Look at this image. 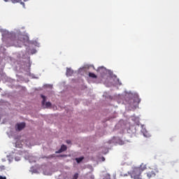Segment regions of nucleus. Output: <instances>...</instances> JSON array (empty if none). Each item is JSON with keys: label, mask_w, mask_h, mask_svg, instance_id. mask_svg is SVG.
Instances as JSON below:
<instances>
[{"label": "nucleus", "mask_w": 179, "mask_h": 179, "mask_svg": "<svg viewBox=\"0 0 179 179\" xmlns=\"http://www.w3.org/2000/svg\"><path fill=\"white\" fill-rule=\"evenodd\" d=\"M124 103L127 104L133 110H136L139 107L141 99L138 94H126L124 96Z\"/></svg>", "instance_id": "nucleus-1"}, {"label": "nucleus", "mask_w": 179, "mask_h": 179, "mask_svg": "<svg viewBox=\"0 0 179 179\" xmlns=\"http://www.w3.org/2000/svg\"><path fill=\"white\" fill-rule=\"evenodd\" d=\"M27 41H29V37L22 34L16 35L13 34L10 38L11 45H15V47H22V45H24Z\"/></svg>", "instance_id": "nucleus-2"}, {"label": "nucleus", "mask_w": 179, "mask_h": 179, "mask_svg": "<svg viewBox=\"0 0 179 179\" xmlns=\"http://www.w3.org/2000/svg\"><path fill=\"white\" fill-rule=\"evenodd\" d=\"M148 167L146 164L142 163L140 166L133 168L132 171L130 172V176L131 178L134 179H142V172L145 171Z\"/></svg>", "instance_id": "nucleus-3"}, {"label": "nucleus", "mask_w": 179, "mask_h": 179, "mask_svg": "<svg viewBox=\"0 0 179 179\" xmlns=\"http://www.w3.org/2000/svg\"><path fill=\"white\" fill-rule=\"evenodd\" d=\"M145 174L148 179L155 178L159 174V168L157 166L149 167Z\"/></svg>", "instance_id": "nucleus-4"}, {"label": "nucleus", "mask_w": 179, "mask_h": 179, "mask_svg": "<svg viewBox=\"0 0 179 179\" xmlns=\"http://www.w3.org/2000/svg\"><path fill=\"white\" fill-rule=\"evenodd\" d=\"M113 86H121L122 85L121 81H120V78H117V76L113 75Z\"/></svg>", "instance_id": "nucleus-5"}, {"label": "nucleus", "mask_w": 179, "mask_h": 179, "mask_svg": "<svg viewBox=\"0 0 179 179\" xmlns=\"http://www.w3.org/2000/svg\"><path fill=\"white\" fill-rule=\"evenodd\" d=\"M25 127H26V123L24 122L18 123L15 125V130L22 131Z\"/></svg>", "instance_id": "nucleus-6"}, {"label": "nucleus", "mask_w": 179, "mask_h": 179, "mask_svg": "<svg viewBox=\"0 0 179 179\" xmlns=\"http://www.w3.org/2000/svg\"><path fill=\"white\" fill-rule=\"evenodd\" d=\"M68 148L65 145H62L60 148V149L55 152V153H62V152H65Z\"/></svg>", "instance_id": "nucleus-7"}, {"label": "nucleus", "mask_w": 179, "mask_h": 179, "mask_svg": "<svg viewBox=\"0 0 179 179\" xmlns=\"http://www.w3.org/2000/svg\"><path fill=\"white\" fill-rule=\"evenodd\" d=\"M10 1L13 3H19V2H20V5H22L23 6V8H24V6H25L24 3L23 1H22V0H10Z\"/></svg>", "instance_id": "nucleus-8"}, {"label": "nucleus", "mask_w": 179, "mask_h": 179, "mask_svg": "<svg viewBox=\"0 0 179 179\" xmlns=\"http://www.w3.org/2000/svg\"><path fill=\"white\" fill-rule=\"evenodd\" d=\"M73 74V71L72 69H66V76H72Z\"/></svg>", "instance_id": "nucleus-9"}, {"label": "nucleus", "mask_w": 179, "mask_h": 179, "mask_svg": "<svg viewBox=\"0 0 179 179\" xmlns=\"http://www.w3.org/2000/svg\"><path fill=\"white\" fill-rule=\"evenodd\" d=\"M90 78H93L94 79H96L97 78V76L94 74V73H89Z\"/></svg>", "instance_id": "nucleus-10"}, {"label": "nucleus", "mask_w": 179, "mask_h": 179, "mask_svg": "<svg viewBox=\"0 0 179 179\" xmlns=\"http://www.w3.org/2000/svg\"><path fill=\"white\" fill-rule=\"evenodd\" d=\"M104 71H106V69L104 68V67H99V68H98V69H97V71L98 72H100V73H101V72H103L104 73Z\"/></svg>", "instance_id": "nucleus-11"}, {"label": "nucleus", "mask_w": 179, "mask_h": 179, "mask_svg": "<svg viewBox=\"0 0 179 179\" xmlns=\"http://www.w3.org/2000/svg\"><path fill=\"white\" fill-rule=\"evenodd\" d=\"M41 98L43 99L42 101V106H44V104H45V100H46V97L44 95H41Z\"/></svg>", "instance_id": "nucleus-12"}, {"label": "nucleus", "mask_w": 179, "mask_h": 179, "mask_svg": "<svg viewBox=\"0 0 179 179\" xmlns=\"http://www.w3.org/2000/svg\"><path fill=\"white\" fill-rule=\"evenodd\" d=\"M84 157H80L79 158H76V160L77 162V163H80V162H82V160H83Z\"/></svg>", "instance_id": "nucleus-13"}, {"label": "nucleus", "mask_w": 179, "mask_h": 179, "mask_svg": "<svg viewBox=\"0 0 179 179\" xmlns=\"http://www.w3.org/2000/svg\"><path fill=\"white\" fill-rule=\"evenodd\" d=\"M52 104H51V102H46L45 103V108H48L50 107H51Z\"/></svg>", "instance_id": "nucleus-14"}, {"label": "nucleus", "mask_w": 179, "mask_h": 179, "mask_svg": "<svg viewBox=\"0 0 179 179\" xmlns=\"http://www.w3.org/2000/svg\"><path fill=\"white\" fill-rule=\"evenodd\" d=\"M79 178V173H75L73 176L72 179H78Z\"/></svg>", "instance_id": "nucleus-15"}, {"label": "nucleus", "mask_w": 179, "mask_h": 179, "mask_svg": "<svg viewBox=\"0 0 179 179\" xmlns=\"http://www.w3.org/2000/svg\"><path fill=\"white\" fill-rule=\"evenodd\" d=\"M6 168L5 167V166L2 165L0 166V171H3V170H6Z\"/></svg>", "instance_id": "nucleus-16"}, {"label": "nucleus", "mask_w": 179, "mask_h": 179, "mask_svg": "<svg viewBox=\"0 0 179 179\" xmlns=\"http://www.w3.org/2000/svg\"><path fill=\"white\" fill-rule=\"evenodd\" d=\"M117 143H118L119 145H124V141H120V139H117Z\"/></svg>", "instance_id": "nucleus-17"}, {"label": "nucleus", "mask_w": 179, "mask_h": 179, "mask_svg": "<svg viewBox=\"0 0 179 179\" xmlns=\"http://www.w3.org/2000/svg\"><path fill=\"white\" fill-rule=\"evenodd\" d=\"M58 157H66V155H60Z\"/></svg>", "instance_id": "nucleus-18"}, {"label": "nucleus", "mask_w": 179, "mask_h": 179, "mask_svg": "<svg viewBox=\"0 0 179 179\" xmlns=\"http://www.w3.org/2000/svg\"><path fill=\"white\" fill-rule=\"evenodd\" d=\"M0 179H6V176H0Z\"/></svg>", "instance_id": "nucleus-19"}, {"label": "nucleus", "mask_w": 179, "mask_h": 179, "mask_svg": "<svg viewBox=\"0 0 179 179\" xmlns=\"http://www.w3.org/2000/svg\"><path fill=\"white\" fill-rule=\"evenodd\" d=\"M104 179H110V176H106L104 177Z\"/></svg>", "instance_id": "nucleus-20"}, {"label": "nucleus", "mask_w": 179, "mask_h": 179, "mask_svg": "<svg viewBox=\"0 0 179 179\" xmlns=\"http://www.w3.org/2000/svg\"><path fill=\"white\" fill-rule=\"evenodd\" d=\"M15 160H16V162H19V160H20V158L15 157Z\"/></svg>", "instance_id": "nucleus-21"}, {"label": "nucleus", "mask_w": 179, "mask_h": 179, "mask_svg": "<svg viewBox=\"0 0 179 179\" xmlns=\"http://www.w3.org/2000/svg\"><path fill=\"white\" fill-rule=\"evenodd\" d=\"M66 143H68V144L71 143V141L70 140H67L66 141Z\"/></svg>", "instance_id": "nucleus-22"}, {"label": "nucleus", "mask_w": 179, "mask_h": 179, "mask_svg": "<svg viewBox=\"0 0 179 179\" xmlns=\"http://www.w3.org/2000/svg\"><path fill=\"white\" fill-rule=\"evenodd\" d=\"M104 160H106V159L104 157H102V162H104Z\"/></svg>", "instance_id": "nucleus-23"}, {"label": "nucleus", "mask_w": 179, "mask_h": 179, "mask_svg": "<svg viewBox=\"0 0 179 179\" xmlns=\"http://www.w3.org/2000/svg\"><path fill=\"white\" fill-rule=\"evenodd\" d=\"M4 2H8L9 0H3Z\"/></svg>", "instance_id": "nucleus-24"}, {"label": "nucleus", "mask_w": 179, "mask_h": 179, "mask_svg": "<svg viewBox=\"0 0 179 179\" xmlns=\"http://www.w3.org/2000/svg\"><path fill=\"white\" fill-rule=\"evenodd\" d=\"M27 1H29V0H24V2H27Z\"/></svg>", "instance_id": "nucleus-25"}, {"label": "nucleus", "mask_w": 179, "mask_h": 179, "mask_svg": "<svg viewBox=\"0 0 179 179\" xmlns=\"http://www.w3.org/2000/svg\"><path fill=\"white\" fill-rule=\"evenodd\" d=\"M50 157H54V155H50Z\"/></svg>", "instance_id": "nucleus-26"}, {"label": "nucleus", "mask_w": 179, "mask_h": 179, "mask_svg": "<svg viewBox=\"0 0 179 179\" xmlns=\"http://www.w3.org/2000/svg\"><path fill=\"white\" fill-rule=\"evenodd\" d=\"M113 141H115V137H113Z\"/></svg>", "instance_id": "nucleus-27"}, {"label": "nucleus", "mask_w": 179, "mask_h": 179, "mask_svg": "<svg viewBox=\"0 0 179 179\" xmlns=\"http://www.w3.org/2000/svg\"><path fill=\"white\" fill-rule=\"evenodd\" d=\"M3 37H5V35H4V34H3Z\"/></svg>", "instance_id": "nucleus-28"}, {"label": "nucleus", "mask_w": 179, "mask_h": 179, "mask_svg": "<svg viewBox=\"0 0 179 179\" xmlns=\"http://www.w3.org/2000/svg\"><path fill=\"white\" fill-rule=\"evenodd\" d=\"M103 179H104V178Z\"/></svg>", "instance_id": "nucleus-29"}]
</instances>
